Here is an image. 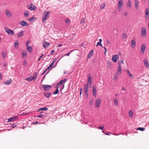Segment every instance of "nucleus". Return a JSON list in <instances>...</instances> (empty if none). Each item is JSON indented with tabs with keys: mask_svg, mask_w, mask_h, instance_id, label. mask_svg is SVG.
<instances>
[{
	"mask_svg": "<svg viewBox=\"0 0 149 149\" xmlns=\"http://www.w3.org/2000/svg\"><path fill=\"white\" fill-rule=\"evenodd\" d=\"M23 64L24 66H26L27 65L26 62L25 60H24L23 61Z\"/></svg>",
	"mask_w": 149,
	"mask_h": 149,
	"instance_id": "51",
	"label": "nucleus"
},
{
	"mask_svg": "<svg viewBox=\"0 0 149 149\" xmlns=\"http://www.w3.org/2000/svg\"><path fill=\"white\" fill-rule=\"evenodd\" d=\"M6 54L7 53L5 52H1V55L3 58H4L5 57Z\"/></svg>",
	"mask_w": 149,
	"mask_h": 149,
	"instance_id": "41",
	"label": "nucleus"
},
{
	"mask_svg": "<svg viewBox=\"0 0 149 149\" xmlns=\"http://www.w3.org/2000/svg\"><path fill=\"white\" fill-rule=\"evenodd\" d=\"M42 44L43 47L45 49H47L50 45L49 43L46 42H43Z\"/></svg>",
	"mask_w": 149,
	"mask_h": 149,
	"instance_id": "14",
	"label": "nucleus"
},
{
	"mask_svg": "<svg viewBox=\"0 0 149 149\" xmlns=\"http://www.w3.org/2000/svg\"><path fill=\"white\" fill-rule=\"evenodd\" d=\"M27 56V52L23 51L22 53V57L23 58H26Z\"/></svg>",
	"mask_w": 149,
	"mask_h": 149,
	"instance_id": "23",
	"label": "nucleus"
},
{
	"mask_svg": "<svg viewBox=\"0 0 149 149\" xmlns=\"http://www.w3.org/2000/svg\"><path fill=\"white\" fill-rule=\"evenodd\" d=\"M92 91H96V86L94 85H93L92 86Z\"/></svg>",
	"mask_w": 149,
	"mask_h": 149,
	"instance_id": "44",
	"label": "nucleus"
},
{
	"mask_svg": "<svg viewBox=\"0 0 149 149\" xmlns=\"http://www.w3.org/2000/svg\"><path fill=\"white\" fill-rule=\"evenodd\" d=\"M66 79H65L61 80L56 85V87L59 86V85H60L63 83L66 80Z\"/></svg>",
	"mask_w": 149,
	"mask_h": 149,
	"instance_id": "25",
	"label": "nucleus"
},
{
	"mask_svg": "<svg viewBox=\"0 0 149 149\" xmlns=\"http://www.w3.org/2000/svg\"><path fill=\"white\" fill-rule=\"evenodd\" d=\"M47 108L46 107H43L39 109L38 110V112H40L42 111H47Z\"/></svg>",
	"mask_w": 149,
	"mask_h": 149,
	"instance_id": "30",
	"label": "nucleus"
},
{
	"mask_svg": "<svg viewBox=\"0 0 149 149\" xmlns=\"http://www.w3.org/2000/svg\"><path fill=\"white\" fill-rule=\"evenodd\" d=\"M132 4L130 1L129 0L127 3V6L128 7H131Z\"/></svg>",
	"mask_w": 149,
	"mask_h": 149,
	"instance_id": "39",
	"label": "nucleus"
},
{
	"mask_svg": "<svg viewBox=\"0 0 149 149\" xmlns=\"http://www.w3.org/2000/svg\"><path fill=\"white\" fill-rule=\"evenodd\" d=\"M43 87L44 88V90L45 91H47L49 90L51 88L52 86H51L49 85H43Z\"/></svg>",
	"mask_w": 149,
	"mask_h": 149,
	"instance_id": "10",
	"label": "nucleus"
},
{
	"mask_svg": "<svg viewBox=\"0 0 149 149\" xmlns=\"http://www.w3.org/2000/svg\"><path fill=\"white\" fill-rule=\"evenodd\" d=\"M91 74H88V83H89L90 84L91 86L92 84V78L91 77Z\"/></svg>",
	"mask_w": 149,
	"mask_h": 149,
	"instance_id": "12",
	"label": "nucleus"
},
{
	"mask_svg": "<svg viewBox=\"0 0 149 149\" xmlns=\"http://www.w3.org/2000/svg\"><path fill=\"white\" fill-rule=\"evenodd\" d=\"M103 47L104 48V49L105 51H104V54H105L107 52V49H106V48L105 47Z\"/></svg>",
	"mask_w": 149,
	"mask_h": 149,
	"instance_id": "58",
	"label": "nucleus"
},
{
	"mask_svg": "<svg viewBox=\"0 0 149 149\" xmlns=\"http://www.w3.org/2000/svg\"><path fill=\"white\" fill-rule=\"evenodd\" d=\"M101 100L100 98H97L95 103V107H100L101 103Z\"/></svg>",
	"mask_w": 149,
	"mask_h": 149,
	"instance_id": "7",
	"label": "nucleus"
},
{
	"mask_svg": "<svg viewBox=\"0 0 149 149\" xmlns=\"http://www.w3.org/2000/svg\"><path fill=\"white\" fill-rule=\"evenodd\" d=\"M37 74L36 72H35L33 77L31 76L29 78H26L25 79L28 81H31L32 80H36L37 78Z\"/></svg>",
	"mask_w": 149,
	"mask_h": 149,
	"instance_id": "3",
	"label": "nucleus"
},
{
	"mask_svg": "<svg viewBox=\"0 0 149 149\" xmlns=\"http://www.w3.org/2000/svg\"><path fill=\"white\" fill-rule=\"evenodd\" d=\"M98 128H99V129L103 130V128H104V126H99L98 127Z\"/></svg>",
	"mask_w": 149,
	"mask_h": 149,
	"instance_id": "56",
	"label": "nucleus"
},
{
	"mask_svg": "<svg viewBox=\"0 0 149 149\" xmlns=\"http://www.w3.org/2000/svg\"><path fill=\"white\" fill-rule=\"evenodd\" d=\"M49 13L50 12L49 11H47L46 12L44 13V15L42 17L43 18L42 19V21L43 22H45L49 18Z\"/></svg>",
	"mask_w": 149,
	"mask_h": 149,
	"instance_id": "2",
	"label": "nucleus"
},
{
	"mask_svg": "<svg viewBox=\"0 0 149 149\" xmlns=\"http://www.w3.org/2000/svg\"><path fill=\"white\" fill-rule=\"evenodd\" d=\"M134 1L135 8L138 10L139 8V1L138 0H134Z\"/></svg>",
	"mask_w": 149,
	"mask_h": 149,
	"instance_id": "20",
	"label": "nucleus"
},
{
	"mask_svg": "<svg viewBox=\"0 0 149 149\" xmlns=\"http://www.w3.org/2000/svg\"><path fill=\"white\" fill-rule=\"evenodd\" d=\"M12 82V80L11 79L9 80L6 81L4 82V84L6 85H9Z\"/></svg>",
	"mask_w": 149,
	"mask_h": 149,
	"instance_id": "27",
	"label": "nucleus"
},
{
	"mask_svg": "<svg viewBox=\"0 0 149 149\" xmlns=\"http://www.w3.org/2000/svg\"><path fill=\"white\" fill-rule=\"evenodd\" d=\"M98 45H100L102 47H103V46L102 45L101 43V42H98L97 43V44L96 45V46H97Z\"/></svg>",
	"mask_w": 149,
	"mask_h": 149,
	"instance_id": "48",
	"label": "nucleus"
},
{
	"mask_svg": "<svg viewBox=\"0 0 149 149\" xmlns=\"http://www.w3.org/2000/svg\"><path fill=\"white\" fill-rule=\"evenodd\" d=\"M4 29L5 31L8 34L10 35H15V33L12 30L9 29L7 27H5Z\"/></svg>",
	"mask_w": 149,
	"mask_h": 149,
	"instance_id": "5",
	"label": "nucleus"
},
{
	"mask_svg": "<svg viewBox=\"0 0 149 149\" xmlns=\"http://www.w3.org/2000/svg\"><path fill=\"white\" fill-rule=\"evenodd\" d=\"M48 69L47 68H46L44 71L42 73V75H43L44 74H45V73L46 72V71H47V70H48Z\"/></svg>",
	"mask_w": 149,
	"mask_h": 149,
	"instance_id": "52",
	"label": "nucleus"
},
{
	"mask_svg": "<svg viewBox=\"0 0 149 149\" xmlns=\"http://www.w3.org/2000/svg\"><path fill=\"white\" fill-rule=\"evenodd\" d=\"M146 48V45L145 44H143L141 47L140 52L142 54H143L144 53Z\"/></svg>",
	"mask_w": 149,
	"mask_h": 149,
	"instance_id": "9",
	"label": "nucleus"
},
{
	"mask_svg": "<svg viewBox=\"0 0 149 149\" xmlns=\"http://www.w3.org/2000/svg\"><path fill=\"white\" fill-rule=\"evenodd\" d=\"M114 104L116 106H118L119 105L118 99L116 98L113 99Z\"/></svg>",
	"mask_w": 149,
	"mask_h": 149,
	"instance_id": "19",
	"label": "nucleus"
},
{
	"mask_svg": "<svg viewBox=\"0 0 149 149\" xmlns=\"http://www.w3.org/2000/svg\"><path fill=\"white\" fill-rule=\"evenodd\" d=\"M43 56V54H42L41 56L39 57L38 60V61H40V60H41Z\"/></svg>",
	"mask_w": 149,
	"mask_h": 149,
	"instance_id": "57",
	"label": "nucleus"
},
{
	"mask_svg": "<svg viewBox=\"0 0 149 149\" xmlns=\"http://www.w3.org/2000/svg\"><path fill=\"white\" fill-rule=\"evenodd\" d=\"M133 115V112L132 110H130L129 111V116L130 118H132Z\"/></svg>",
	"mask_w": 149,
	"mask_h": 149,
	"instance_id": "34",
	"label": "nucleus"
},
{
	"mask_svg": "<svg viewBox=\"0 0 149 149\" xmlns=\"http://www.w3.org/2000/svg\"><path fill=\"white\" fill-rule=\"evenodd\" d=\"M105 4L104 3H102L100 5V7L102 9H103L105 7Z\"/></svg>",
	"mask_w": 149,
	"mask_h": 149,
	"instance_id": "42",
	"label": "nucleus"
},
{
	"mask_svg": "<svg viewBox=\"0 0 149 149\" xmlns=\"http://www.w3.org/2000/svg\"><path fill=\"white\" fill-rule=\"evenodd\" d=\"M28 8L29 9L32 10H34L36 8L35 6L31 4L29 6Z\"/></svg>",
	"mask_w": 149,
	"mask_h": 149,
	"instance_id": "15",
	"label": "nucleus"
},
{
	"mask_svg": "<svg viewBox=\"0 0 149 149\" xmlns=\"http://www.w3.org/2000/svg\"><path fill=\"white\" fill-rule=\"evenodd\" d=\"M29 42H29V40H28L26 41V45L27 46V47L28 46H29Z\"/></svg>",
	"mask_w": 149,
	"mask_h": 149,
	"instance_id": "54",
	"label": "nucleus"
},
{
	"mask_svg": "<svg viewBox=\"0 0 149 149\" xmlns=\"http://www.w3.org/2000/svg\"><path fill=\"white\" fill-rule=\"evenodd\" d=\"M55 52V51L54 50H52L51 52V54H52L53 53Z\"/></svg>",
	"mask_w": 149,
	"mask_h": 149,
	"instance_id": "62",
	"label": "nucleus"
},
{
	"mask_svg": "<svg viewBox=\"0 0 149 149\" xmlns=\"http://www.w3.org/2000/svg\"><path fill=\"white\" fill-rule=\"evenodd\" d=\"M37 18L34 17H32L29 19V20L31 22H33L35 20H36Z\"/></svg>",
	"mask_w": 149,
	"mask_h": 149,
	"instance_id": "31",
	"label": "nucleus"
},
{
	"mask_svg": "<svg viewBox=\"0 0 149 149\" xmlns=\"http://www.w3.org/2000/svg\"><path fill=\"white\" fill-rule=\"evenodd\" d=\"M18 117L17 116L12 117L8 119V122H10L15 120L17 119Z\"/></svg>",
	"mask_w": 149,
	"mask_h": 149,
	"instance_id": "16",
	"label": "nucleus"
},
{
	"mask_svg": "<svg viewBox=\"0 0 149 149\" xmlns=\"http://www.w3.org/2000/svg\"><path fill=\"white\" fill-rule=\"evenodd\" d=\"M19 42L17 40H16L14 42V47L17 49L18 47Z\"/></svg>",
	"mask_w": 149,
	"mask_h": 149,
	"instance_id": "26",
	"label": "nucleus"
},
{
	"mask_svg": "<svg viewBox=\"0 0 149 149\" xmlns=\"http://www.w3.org/2000/svg\"><path fill=\"white\" fill-rule=\"evenodd\" d=\"M141 36L145 37L146 35V30L145 27L141 29Z\"/></svg>",
	"mask_w": 149,
	"mask_h": 149,
	"instance_id": "6",
	"label": "nucleus"
},
{
	"mask_svg": "<svg viewBox=\"0 0 149 149\" xmlns=\"http://www.w3.org/2000/svg\"><path fill=\"white\" fill-rule=\"evenodd\" d=\"M6 14L7 17L8 18H10L12 16L11 11L8 9L6 10Z\"/></svg>",
	"mask_w": 149,
	"mask_h": 149,
	"instance_id": "11",
	"label": "nucleus"
},
{
	"mask_svg": "<svg viewBox=\"0 0 149 149\" xmlns=\"http://www.w3.org/2000/svg\"><path fill=\"white\" fill-rule=\"evenodd\" d=\"M122 65H118V73H119V74H121L122 72Z\"/></svg>",
	"mask_w": 149,
	"mask_h": 149,
	"instance_id": "28",
	"label": "nucleus"
},
{
	"mask_svg": "<svg viewBox=\"0 0 149 149\" xmlns=\"http://www.w3.org/2000/svg\"><path fill=\"white\" fill-rule=\"evenodd\" d=\"M80 23L82 24H85V21L84 18L81 19Z\"/></svg>",
	"mask_w": 149,
	"mask_h": 149,
	"instance_id": "49",
	"label": "nucleus"
},
{
	"mask_svg": "<svg viewBox=\"0 0 149 149\" xmlns=\"http://www.w3.org/2000/svg\"><path fill=\"white\" fill-rule=\"evenodd\" d=\"M30 113V111H29L28 112H24V113H22L21 115V116H26L28 114H29Z\"/></svg>",
	"mask_w": 149,
	"mask_h": 149,
	"instance_id": "40",
	"label": "nucleus"
},
{
	"mask_svg": "<svg viewBox=\"0 0 149 149\" xmlns=\"http://www.w3.org/2000/svg\"><path fill=\"white\" fill-rule=\"evenodd\" d=\"M21 25L23 26H28L29 24L28 23L25 21H22L20 22Z\"/></svg>",
	"mask_w": 149,
	"mask_h": 149,
	"instance_id": "17",
	"label": "nucleus"
},
{
	"mask_svg": "<svg viewBox=\"0 0 149 149\" xmlns=\"http://www.w3.org/2000/svg\"><path fill=\"white\" fill-rule=\"evenodd\" d=\"M149 10L148 8H147L146 9V14L148 15L149 14Z\"/></svg>",
	"mask_w": 149,
	"mask_h": 149,
	"instance_id": "50",
	"label": "nucleus"
},
{
	"mask_svg": "<svg viewBox=\"0 0 149 149\" xmlns=\"http://www.w3.org/2000/svg\"><path fill=\"white\" fill-rule=\"evenodd\" d=\"M65 22L67 24H69L70 23L71 21L70 19L68 18H67L65 20Z\"/></svg>",
	"mask_w": 149,
	"mask_h": 149,
	"instance_id": "37",
	"label": "nucleus"
},
{
	"mask_svg": "<svg viewBox=\"0 0 149 149\" xmlns=\"http://www.w3.org/2000/svg\"><path fill=\"white\" fill-rule=\"evenodd\" d=\"M123 38H126L127 37V36L125 34L123 33Z\"/></svg>",
	"mask_w": 149,
	"mask_h": 149,
	"instance_id": "59",
	"label": "nucleus"
},
{
	"mask_svg": "<svg viewBox=\"0 0 149 149\" xmlns=\"http://www.w3.org/2000/svg\"><path fill=\"white\" fill-rule=\"evenodd\" d=\"M24 14L25 17H26L29 15V12L27 11H25L24 12Z\"/></svg>",
	"mask_w": 149,
	"mask_h": 149,
	"instance_id": "46",
	"label": "nucleus"
},
{
	"mask_svg": "<svg viewBox=\"0 0 149 149\" xmlns=\"http://www.w3.org/2000/svg\"><path fill=\"white\" fill-rule=\"evenodd\" d=\"M70 54V53L69 52V53L65 54V55L64 56H69ZM63 56H62V57Z\"/></svg>",
	"mask_w": 149,
	"mask_h": 149,
	"instance_id": "60",
	"label": "nucleus"
},
{
	"mask_svg": "<svg viewBox=\"0 0 149 149\" xmlns=\"http://www.w3.org/2000/svg\"><path fill=\"white\" fill-rule=\"evenodd\" d=\"M119 74V73H116L115 74V75L113 77V80L114 81H116L118 79V74Z\"/></svg>",
	"mask_w": 149,
	"mask_h": 149,
	"instance_id": "21",
	"label": "nucleus"
},
{
	"mask_svg": "<svg viewBox=\"0 0 149 149\" xmlns=\"http://www.w3.org/2000/svg\"><path fill=\"white\" fill-rule=\"evenodd\" d=\"M126 72L127 73L128 76L130 78L132 79L134 77L133 75L131 73L130 71L128 70H127L126 71Z\"/></svg>",
	"mask_w": 149,
	"mask_h": 149,
	"instance_id": "18",
	"label": "nucleus"
},
{
	"mask_svg": "<svg viewBox=\"0 0 149 149\" xmlns=\"http://www.w3.org/2000/svg\"><path fill=\"white\" fill-rule=\"evenodd\" d=\"M56 61V60L55 59L53 60V61L52 63H53V64H54V63Z\"/></svg>",
	"mask_w": 149,
	"mask_h": 149,
	"instance_id": "64",
	"label": "nucleus"
},
{
	"mask_svg": "<svg viewBox=\"0 0 149 149\" xmlns=\"http://www.w3.org/2000/svg\"><path fill=\"white\" fill-rule=\"evenodd\" d=\"M93 50H91L89 52L88 55V58L91 57L93 55Z\"/></svg>",
	"mask_w": 149,
	"mask_h": 149,
	"instance_id": "32",
	"label": "nucleus"
},
{
	"mask_svg": "<svg viewBox=\"0 0 149 149\" xmlns=\"http://www.w3.org/2000/svg\"><path fill=\"white\" fill-rule=\"evenodd\" d=\"M119 56L117 55H113L112 56V60L114 63H116L119 58Z\"/></svg>",
	"mask_w": 149,
	"mask_h": 149,
	"instance_id": "8",
	"label": "nucleus"
},
{
	"mask_svg": "<svg viewBox=\"0 0 149 149\" xmlns=\"http://www.w3.org/2000/svg\"><path fill=\"white\" fill-rule=\"evenodd\" d=\"M124 13L125 15H128V12L126 11L124 12Z\"/></svg>",
	"mask_w": 149,
	"mask_h": 149,
	"instance_id": "61",
	"label": "nucleus"
},
{
	"mask_svg": "<svg viewBox=\"0 0 149 149\" xmlns=\"http://www.w3.org/2000/svg\"><path fill=\"white\" fill-rule=\"evenodd\" d=\"M143 62L146 68L147 69H149V64L147 60L146 59H145L143 60Z\"/></svg>",
	"mask_w": 149,
	"mask_h": 149,
	"instance_id": "13",
	"label": "nucleus"
},
{
	"mask_svg": "<svg viewBox=\"0 0 149 149\" xmlns=\"http://www.w3.org/2000/svg\"><path fill=\"white\" fill-rule=\"evenodd\" d=\"M93 100L92 99H91L89 102V104L90 105H91L93 103Z\"/></svg>",
	"mask_w": 149,
	"mask_h": 149,
	"instance_id": "55",
	"label": "nucleus"
},
{
	"mask_svg": "<svg viewBox=\"0 0 149 149\" xmlns=\"http://www.w3.org/2000/svg\"><path fill=\"white\" fill-rule=\"evenodd\" d=\"M27 49L29 52L31 53L32 52V48L31 46H27Z\"/></svg>",
	"mask_w": 149,
	"mask_h": 149,
	"instance_id": "33",
	"label": "nucleus"
},
{
	"mask_svg": "<svg viewBox=\"0 0 149 149\" xmlns=\"http://www.w3.org/2000/svg\"><path fill=\"white\" fill-rule=\"evenodd\" d=\"M24 32L23 31H21L18 33V35L17 36V38H19L24 36Z\"/></svg>",
	"mask_w": 149,
	"mask_h": 149,
	"instance_id": "24",
	"label": "nucleus"
},
{
	"mask_svg": "<svg viewBox=\"0 0 149 149\" xmlns=\"http://www.w3.org/2000/svg\"><path fill=\"white\" fill-rule=\"evenodd\" d=\"M123 3V0H118V11L121 10Z\"/></svg>",
	"mask_w": 149,
	"mask_h": 149,
	"instance_id": "1",
	"label": "nucleus"
},
{
	"mask_svg": "<svg viewBox=\"0 0 149 149\" xmlns=\"http://www.w3.org/2000/svg\"><path fill=\"white\" fill-rule=\"evenodd\" d=\"M137 130H140L141 131H143L145 130V128H142L141 127H139L138 128H137Z\"/></svg>",
	"mask_w": 149,
	"mask_h": 149,
	"instance_id": "47",
	"label": "nucleus"
},
{
	"mask_svg": "<svg viewBox=\"0 0 149 149\" xmlns=\"http://www.w3.org/2000/svg\"><path fill=\"white\" fill-rule=\"evenodd\" d=\"M124 61L122 60L119 61H118V64L119 65H123L124 64Z\"/></svg>",
	"mask_w": 149,
	"mask_h": 149,
	"instance_id": "36",
	"label": "nucleus"
},
{
	"mask_svg": "<svg viewBox=\"0 0 149 149\" xmlns=\"http://www.w3.org/2000/svg\"><path fill=\"white\" fill-rule=\"evenodd\" d=\"M41 114L38 115V118H44L45 117V116L43 114V113H44V112H41Z\"/></svg>",
	"mask_w": 149,
	"mask_h": 149,
	"instance_id": "35",
	"label": "nucleus"
},
{
	"mask_svg": "<svg viewBox=\"0 0 149 149\" xmlns=\"http://www.w3.org/2000/svg\"><path fill=\"white\" fill-rule=\"evenodd\" d=\"M131 46L132 48H134L135 46L136 42L135 40L133 39L131 42Z\"/></svg>",
	"mask_w": 149,
	"mask_h": 149,
	"instance_id": "22",
	"label": "nucleus"
},
{
	"mask_svg": "<svg viewBox=\"0 0 149 149\" xmlns=\"http://www.w3.org/2000/svg\"><path fill=\"white\" fill-rule=\"evenodd\" d=\"M88 84H85L84 85V94L85 95L87 96V97H88Z\"/></svg>",
	"mask_w": 149,
	"mask_h": 149,
	"instance_id": "4",
	"label": "nucleus"
},
{
	"mask_svg": "<svg viewBox=\"0 0 149 149\" xmlns=\"http://www.w3.org/2000/svg\"><path fill=\"white\" fill-rule=\"evenodd\" d=\"M92 93L94 97H95L97 95L96 91H92Z\"/></svg>",
	"mask_w": 149,
	"mask_h": 149,
	"instance_id": "43",
	"label": "nucleus"
},
{
	"mask_svg": "<svg viewBox=\"0 0 149 149\" xmlns=\"http://www.w3.org/2000/svg\"><path fill=\"white\" fill-rule=\"evenodd\" d=\"M58 87H59V86H57V87H56V88H56V91L54 93V94H57L58 93Z\"/></svg>",
	"mask_w": 149,
	"mask_h": 149,
	"instance_id": "38",
	"label": "nucleus"
},
{
	"mask_svg": "<svg viewBox=\"0 0 149 149\" xmlns=\"http://www.w3.org/2000/svg\"><path fill=\"white\" fill-rule=\"evenodd\" d=\"M51 94V93L50 92H47V93H44V95L47 98H49Z\"/></svg>",
	"mask_w": 149,
	"mask_h": 149,
	"instance_id": "29",
	"label": "nucleus"
},
{
	"mask_svg": "<svg viewBox=\"0 0 149 149\" xmlns=\"http://www.w3.org/2000/svg\"><path fill=\"white\" fill-rule=\"evenodd\" d=\"M54 64H53V63H52L47 68L49 70L50 68H52L54 65Z\"/></svg>",
	"mask_w": 149,
	"mask_h": 149,
	"instance_id": "45",
	"label": "nucleus"
},
{
	"mask_svg": "<svg viewBox=\"0 0 149 149\" xmlns=\"http://www.w3.org/2000/svg\"><path fill=\"white\" fill-rule=\"evenodd\" d=\"M111 133L109 132L107 134H105L106 135H110L111 134Z\"/></svg>",
	"mask_w": 149,
	"mask_h": 149,
	"instance_id": "63",
	"label": "nucleus"
},
{
	"mask_svg": "<svg viewBox=\"0 0 149 149\" xmlns=\"http://www.w3.org/2000/svg\"><path fill=\"white\" fill-rule=\"evenodd\" d=\"M82 91H83V89L81 88H80V96H81V95L82 94Z\"/></svg>",
	"mask_w": 149,
	"mask_h": 149,
	"instance_id": "53",
	"label": "nucleus"
}]
</instances>
